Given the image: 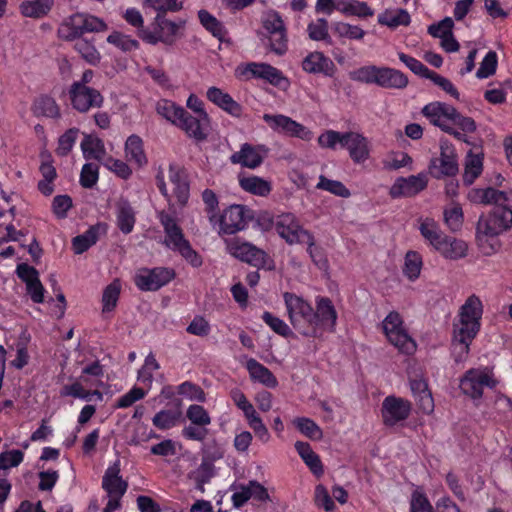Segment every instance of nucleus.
Returning <instances> with one entry per match:
<instances>
[{"instance_id": "obj_37", "label": "nucleus", "mask_w": 512, "mask_h": 512, "mask_svg": "<svg viewBox=\"0 0 512 512\" xmlns=\"http://www.w3.org/2000/svg\"><path fill=\"white\" fill-rule=\"evenodd\" d=\"M54 0H26L20 4V12L23 16L39 19L46 16L52 6Z\"/></svg>"}, {"instance_id": "obj_8", "label": "nucleus", "mask_w": 512, "mask_h": 512, "mask_svg": "<svg viewBox=\"0 0 512 512\" xmlns=\"http://www.w3.org/2000/svg\"><path fill=\"white\" fill-rule=\"evenodd\" d=\"M381 327L388 342L400 353L411 355L416 351V342L409 335L404 326L402 316L398 312L391 311L383 319Z\"/></svg>"}, {"instance_id": "obj_30", "label": "nucleus", "mask_w": 512, "mask_h": 512, "mask_svg": "<svg viewBox=\"0 0 512 512\" xmlns=\"http://www.w3.org/2000/svg\"><path fill=\"white\" fill-rule=\"evenodd\" d=\"M435 250L446 259L457 260L467 255L468 246L463 240L445 235Z\"/></svg>"}, {"instance_id": "obj_13", "label": "nucleus", "mask_w": 512, "mask_h": 512, "mask_svg": "<svg viewBox=\"0 0 512 512\" xmlns=\"http://www.w3.org/2000/svg\"><path fill=\"white\" fill-rule=\"evenodd\" d=\"M175 277L171 268H140L134 276V283L141 291H156L168 284Z\"/></svg>"}, {"instance_id": "obj_56", "label": "nucleus", "mask_w": 512, "mask_h": 512, "mask_svg": "<svg viewBox=\"0 0 512 512\" xmlns=\"http://www.w3.org/2000/svg\"><path fill=\"white\" fill-rule=\"evenodd\" d=\"M177 392L179 395H181L183 398L189 401L200 403L206 401V393L204 392V390L199 385L194 384L190 381H185L178 385Z\"/></svg>"}, {"instance_id": "obj_22", "label": "nucleus", "mask_w": 512, "mask_h": 512, "mask_svg": "<svg viewBox=\"0 0 512 512\" xmlns=\"http://www.w3.org/2000/svg\"><path fill=\"white\" fill-rule=\"evenodd\" d=\"M428 184V178L425 173L411 175L409 177H399L390 188V195L393 198L412 197L423 191Z\"/></svg>"}, {"instance_id": "obj_24", "label": "nucleus", "mask_w": 512, "mask_h": 512, "mask_svg": "<svg viewBox=\"0 0 512 512\" xmlns=\"http://www.w3.org/2000/svg\"><path fill=\"white\" fill-rule=\"evenodd\" d=\"M18 277L25 282L26 290L34 303L44 302L45 289L40 282L38 271L27 264H19L16 269Z\"/></svg>"}, {"instance_id": "obj_29", "label": "nucleus", "mask_w": 512, "mask_h": 512, "mask_svg": "<svg viewBox=\"0 0 512 512\" xmlns=\"http://www.w3.org/2000/svg\"><path fill=\"white\" fill-rule=\"evenodd\" d=\"M169 180L173 185V191L180 204H185L189 196V185L184 170L175 165L169 166Z\"/></svg>"}, {"instance_id": "obj_15", "label": "nucleus", "mask_w": 512, "mask_h": 512, "mask_svg": "<svg viewBox=\"0 0 512 512\" xmlns=\"http://www.w3.org/2000/svg\"><path fill=\"white\" fill-rule=\"evenodd\" d=\"M429 172L437 179L457 174L458 163L455 149L447 140H440V156L431 160Z\"/></svg>"}, {"instance_id": "obj_36", "label": "nucleus", "mask_w": 512, "mask_h": 512, "mask_svg": "<svg viewBox=\"0 0 512 512\" xmlns=\"http://www.w3.org/2000/svg\"><path fill=\"white\" fill-rule=\"evenodd\" d=\"M32 112L36 117H46L56 119L60 117V108L55 99L41 95L35 99L32 105Z\"/></svg>"}, {"instance_id": "obj_21", "label": "nucleus", "mask_w": 512, "mask_h": 512, "mask_svg": "<svg viewBox=\"0 0 512 512\" xmlns=\"http://www.w3.org/2000/svg\"><path fill=\"white\" fill-rule=\"evenodd\" d=\"M410 412L411 404L403 398L388 396L382 402L381 415L387 426H394L406 420Z\"/></svg>"}, {"instance_id": "obj_45", "label": "nucleus", "mask_w": 512, "mask_h": 512, "mask_svg": "<svg viewBox=\"0 0 512 512\" xmlns=\"http://www.w3.org/2000/svg\"><path fill=\"white\" fill-rule=\"evenodd\" d=\"M74 44V49L81 55V57L91 65H97L101 60V54L96 49L93 41L86 38H77Z\"/></svg>"}, {"instance_id": "obj_48", "label": "nucleus", "mask_w": 512, "mask_h": 512, "mask_svg": "<svg viewBox=\"0 0 512 512\" xmlns=\"http://www.w3.org/2000/svg\"><path fill=\"white\" fill-rule=\"evenodd\" d=\"M380 67L376 65H365L349 73L351 80L377 85Z\"/></svg>"}, {"instance_id": "obj_43", "label": "nucleus", "mask_w": 512, "mask_h": 512, "mask_svg": "<svg viewBox=\"0 0 512 512\" xmlns=\"http://www.w3.org/2000/svg\"><path fill=\"white\" fill-rule=\"evenodd\" d=\"M121 289V282L118 279L113 280L109 285L105 287L101 300L102 313H110L116 308Z\"/></svg>"}, {"instance_id": "obj_17", "label": "nucleus", "mask_w": 512, "mask_h": 512, "mask_svg": "<svg viewBox=\"0 0 512 512\" xmlns=\"http://www.w3.org/2000/svg\"><path fill=\"white\" fill-rule=\"evenodd\" d=\"M236 75L244 80L252 78L263 79L274 86H280L286 78L282 72L268 63L250 62L240 65L236 69Z\"/></svg>"}, {"instance_id": "obj_18", "label": "nucleus", "mask_w": 512, "mask_h": 512, "mask_svg": "<svg viewBox=\"0 0 512 512\" xmlns=\"http://www.w3.org/2000/svg\"><path fill=\"white\" fill-rule=\"evenodd\" d=\"M69 97L72 107L80 113L100 108L104 102V98L98 90L80 84L70 86Z\"/></svg>"}, {"instance_id": "obj_58", "label": "nucleus", "mask_w": 512, "mask_h": 512, "mask_svg": "<svg viewBox=\"0 0 512 512\" xmlns=\"http://www.w3.org/2000/svg\"><path fill=\"white\" fill-rule=\"evenodd\" d=\"M107 42L114 45L123 52H129L138 49L139 43L131 36L114 31L107 37Z\"/></svg>"}, {"instance_id": "obj_39", "label": "nucleus", "mask_w": 512, "mask_h": 512, "mask_svg": "<svg viewBox=\"0 0 512 512\" xmlns=\"http://www.w3.org/2000/svg\"><path fill=\"white\" fill-rule=\"evenodd\" d=\"M419 231L425 241L434 249L438 247L445 237V234L440 230L438 224L430 218H425L420 221Z\"/></svg>"}, {"instance_id": "obj_1", "label": "nucleus", "mask_w": 512, "mask_h": 512, "mask_svg": "<svg viewBox=\"0 0 512 512\" xmlns=\"http://www.w3.org/2000/svg\"><path fill=\"white\" fill-rule=\"evenodd\" d=\"M483 304L476 295L469 296L459 308L453 323L452 354L456 362L467 359L470 345L481 328Z\"/></svg>"}, {"instance_id": "obj_23", "label": "nucleus", "mask_w": 512, "mask_h": 512, "mask_svg": "<svg viewBox=\"0 0 512 512\" xmlns=\"http://www.w3.org/2000/svg\"><path fill=\"white\" fill-rule=\"evenodd\" d=\"M268 149L264 145H251L244 143L240 150L231 155L230 161L242 167L255 169L259 167L267 156Z\"/></svg>"}, {"instance_id": "obj_3", "label": "nucleus", "mask_w": 512, "mask_h": 512, "mask_svg": "<svg viewBox=\"0 0 512 512\" xmlns=\"http://www.w3.org/2000/svg\"><path fill=\"white\" fill-rule=\"evenodd\" d=\"M157 217L165 233L164 246L180 254L191 266L195 268L200 267L203 263L202 257L193 249L189 240L186 239L176 218L165 211L158 212Z\"/></svg>"}, {"instance_id": "obj_44", "label": "nucleus", "mask_w": 512, "mask_h": 512, "mask_svg": "<svg viewBox=\"0 0 512 512\" xmlns=\"http://www.w3.org/2000/svg\"><path fill=\"white\" fill-rule=\"evenodd\" d=\"M81 149L84 155V158L95 159L100 161L101 163L106 158L105 156V148L103 142L91 136H87L81 142Z\"/></svg>"}, {"instance_id": "obj_40", "label": "nucleus", "mask_w": 512, "mask_h": 512, "mask_svg": "<svg viewBox=\"0 0 512 512\" xmlns=\"http://www.w3.org/2000/svg\"><path fill=\"white\" fill-rule=\"evenodd\" d=\"M135 212L132 206L126 200H121L117 204V225L121 232L129 234L135 225Z\"/></svg>"}, {"instance_id": "obj_11", "label": "nucleus", "mask_w": 512, "mask_h": 512, "mask_svg": "<svg viewBox=\"0 0 512 512\" xmlns=\"http://www.w3.org/2000/svg\"><path fill=\"white\" fill-rule=\"evenodd\" d=\"M263 120L270 129L278 134L298 138L303 141H310L313 132L303 124L293 120L284 114H264Z\"/></svg>"}, {"instance_id": "obj_4", "label": "nucleus", "mask_w": 512, "mask_h": 512, "mask_svg": "<svg viewBox=\"0 0 512 512\" xmlns=\"http://www.w3.org/2000/svg\"><path fill=\"white\" fill-rule=\"evenodd\" d=\"M472 202L480 204H495L496 207L489 214L495 221L504 226V231L512 227V190L499 191L495 188L474 189L469 193Z\"/></svg>"}, {"instance_id": "obj_34", "label": "nucleus", "mask_w": 512, "mask_h": 512, "mask_svg": "<svg viewBox=\"0 0 512 512\" xmlns=\"http://www.w3.org/2000/svg\"><path fill=\"white\" fill-rule=\"evenodd\" d=\"M295 449L310 471L315 476L321 477L324 473V467L319 455L312 450L310 444L297 441Z\"/></svg>"}, {"instance_id": "obj_46", "label": "nucleus", "mask_w": 512, "mask_h": 512, "mask_svg": "<svg viewBox=\"0 0 512 512\" xmlns=\"http://www.w3.org/2000/svg\"><path fill=\"white\" fill-rule=\"evenodd\" d=\"M422 257L416 251H408L404 259L403 273L410 280L419 278L422 269Z\"/></svg>"}, {"instance_id": "obj_64", "label": "nucleus", "mask_w": 512, "mask_h": 512, "mask_svg": "<svg viewBox=\"0 0 512 512\" xmlns=\"http://www.w3.org/2000/svg\"><path fill=\"white\" fill-rule=\"evenodd\" d=\"M318 189L328 191L336 196L348 198L351 193L345 185L337 180H331L324 176H320L319 182L316 186Z\"/></svg>"}, {"instance_id": "obj_2", "label": "nucleus", "mask_w": 512, "mask_h": 512, "mask_svg": "<svg viewBox=\"0 0 512 512\" xmlns=\"http://www.w3.org/2000/svg\"><path fill=\"white\" fill-rule=\"evenodd\" d=\"M317 143L323 149L345 148L356 164H362L370 157V142L367 137L359 132H339L328 129L318 136Z\"/></svg>"}, {"instance_id": "obj_53", "label": "nucleus", "mask_w": 512, "mask_h": 512, "mask_svg": "<svg viewBox=\"0 0 512 512\" xmlns=\"http://www.w3.org/2000/svg\"><path fill=\"white\" fill-rule=\"evenodd\" d=\"M482 157L478 154L469 153L466 157L463 180L470 185L482 172Z\"/></svg>"}, {"instance_id": "obj_9", "label": "nucleus", "mask_w": 512, "mask_h": 512, "mask_svg": "<svg viewBox=\"0 0 512 512\" xmlns=\"http://www.w3.org/2000/svg\"><path fill=\"white\" fill-rule=\"evenodd\" d=\"M496 380L488 367L472 368L460 379L461 391L472 399H479L485 388H493Z\"/></svg>"}, {"instance_id": "obj_55", "label": "nucleus", "mask_w": 512, "mask_h": 512, "mask_svg": "<svg viewBox=\"0 0 512 512\" xmlns=\"http://www.w3.org/2000/svg\"><path fill=\"white\" fill-rule=\"evenodd\" d=\"M98 239V228L91 227L85 233L76 236L73 241V249L76 254H82L96 243Z\"/></svg>"}, {"instance_id": "obj_54", "label": "nucleus", "mask_w": 512, "mask_h": 512, "mask_svg": "<svg viewBox=\"0 0 512 512\" xmlns=\"http://www.w3.org/2000/svg\"><path fill=\"white\" fill-rule=\"evenodd\" d=\"M262 27L265 31V36L277 33L280 30L287 28L281 15L274 10L267 11L261 19Z\"/></svg>"}, {"instance_id": "obj_32", "label": "nucleus", "mask_w": 512, "mask_h": 512, "mask_svg": "<svg viewBox=\"0 0 512 512\" xmlns=\"http://www.w3.org/2000/svg\"><path fill=\"white\" fill-rule=\"evenodd\" d=\"M408 85V78L399 70L380 67L377 86L386 89H404Z\"/></svg>"}, {"instance_id": "obj_47", "label": "nucleus", "mask_w": 512, "mask_h": 512, "mask_svg": "<svg viewBox=\"0 0 512 512\" xmlns=\"http://www.w3.org/2000/svg\"><path fill=\"white\" fill-rule=\"evenodd\" d=\"M156 112L171 124L175 125L179 116L183 115V107L170 100L161 99L156 103Z\"/></svg>"}, {"instance_id": "obj_7", "label": "nucleus", "mask_w": 512, "mask_h": 512, "mask_svg": "<svg viewBox=\"0 0 512 512\" xmlns=\"http://www.w3.org/2000/svg\"><path fill=\"white\" fill-rule=\"evenodd\" d=\"M284 303L288 318L300 334L306 337H314L312 325L313 307L302 297L285 292L283 294Z\"/></svg>"}, {"instance_id": "obj_61", "label": "nucleus", "mask_w": 512, "mask_h": 512, "mask_svg": "<svg viewBox=\"0 0 512 512\" xmlns=\"http://www.w3.org/2000/svg\"><path fill=\"white\" fill-rule=\"evenodd\" d=\"M307 33L313 41H329L330 36L328 32V22L324 18H319L316 21H311L307 25Z\"/></svg>"}, {"instance_id": "obj_60", "label": "nucleus", "mask_w": 512, "mask_h": 512, "mask_svg": "<svg viewBox=\"0 0 512 512\" xmlns=\"http://www.w3.org/2000/svg\"><path fill=\"white\" fill-rule=\"evenodd\" d=\"M160 368L158 361L153 353H149L144 361L143 366L138 371V380L148 386H151L154 372Z\"/></svg>"}, {"instance_id": "obj_28", "label": "nucleus", "mask_w": 512, "mask_h": 512, "mask_svg": "<svg viewBox=\"0 0 512 512\" xmlns=\"http://www.w3.org/2000/svg\"><path fill=\"white\" fill-rule=\"evenodd\" d=\"M207 99L234 117L242 114V107L223 90L217 87H210L206 92Z\"/></svg>"}, {"instance_id": "obj_31", "label": "nucleus", "mask_w": 512, "mask_h": 512, "mask_svg": "<svg viewBox=\"0 0 512 512\" xmlns=\"http://www.w3.org/2000/svg\"><path fill=\"white\" fill-rule=\"evenodd\" d=\"M125 158L131 164L137 167H143L147 164V156L144 151L142 139L137 135H131L125 142Z\"/></svg>"}, {"instance_id": "obj_52", "label": "nucleus", "mask_w": 512, "mask_h": 512, "mask_svg": "<svg viewBox=\"0 0 512 512\" xmlns=\"http://www.w3.org/2000/svg\"><path fill=\"white\" fill-rule=\"evenodd\" d=\"M60 394H61V396H72L74 398H79V399L87 400V401L90 400L91 396H93V395L97 396L99 399L102 398V393L100 391H98V390L89 391V390L85 389L84 385L82 384V382L80 380H78L72 384L65 385L61 389Z\"/></svg>"}, {"instance_id": "obj_12", "label": "nucleus", "mask_w": 512, "mask_h": 512, "mask_svg": "<svg viewBox=\"0 0 512 512\" xmlns=\"http://www.w3.org/2000/svg\"><path fill=\"white\" fill-rule=\"evenodd\" d=\"M504 232V226L499 225L489 214L480 217L476 228V239L479 248L486 255L496 252L500 247L498 236Z\"/></svg>"}, {"instance_id": "obj_14", "label": "nucleus", "mask_w": 512, "mask_h": 512, "mask_svg": "<svg viewBox=\"0 0 512 512\" xmlns=\"http://www.w3.org/2000/svg\"><path fill=\"white\" fill-rule=\"evenodd\" d=\"M422 114L431 124L440 127L443 131L452 134L459 140H464L462 133L455 131L450 125L451 117L455 115V108L443 102H431L422 109Z\"/></svg>"}, {"instance_id": "obj_51", "label": "nucleus", "mask_w": 512, "mask_h": 512, "mask_svg": "<svg viewBox=\"0 0 512 512\" xmlns=\"http://www.w3.org/2000/svg\"><path fill=\"white\" fill-rule=\"evenodd\" d=\"M293 424L304 436L312 440H320L323 437L322 429L310 418L297 417L293 420Z\"/></svg>"}, {"instance_id": "obj_16", "label": "nucleus", "mask_w": 512, "mask_h": 512, "mask_svg": "<svg viewBox=\"0 0 512 512\" xmlns=\"http://www.w3.org/2000/svg\"><path fill=\"white\" fill-rule=\"evenodd\" d=\"M209 221L213 227L219 226V234H234L246 226L245 208L242 205H231L223 211L220 217L210 215Z\"/></svg>"}, {"instance_id": "obj_25", "label": "nucleus", "mask_w": 512, "mask_h": 512, "mask_svg": "<svg viewBox=\"0 0 512 512\" xmlns=\"http://www.w3.org/2000/svg\"><path fill=\"white\" fill-rule=\"evenodd\" d=\"M302 69L309 74H323L332 77L336 72L334 62L320 51H313L302 61Z\"/></svg>"}, {"instance_id": "obj_27", "label": "nucleus", "mask_w": 512, "mask_h": 512, "mask_svg": "<svg viewBox=\"0 0 512 512\" xmlns=\"http://www.w3.org/2000/svg\"><path fill=\"white\" fill-rule=\"evenodd\" d=\"M127 486V483L120 476L118 463L107 468L102 479V488L107 493V496L123 497Z\"/></svg>"}, {"instance_id": "obj_10", "label": "nucleus", "mask_w": 512, "mask_h": 512, "mask_svg": "<svg viewBox=\"0 0 512 512\" xmlns=\"http://www.w3.org/2000/svg\"><path fill=\"white\" fill-rule=\"evenodd\" d=\"M228 252L235 258L257 268L272 269L273 263L267 254L249 242L234 239L227 243Z\"/></svg>"}, {"instance_id": "obj_42", "label": "nucleus", "mask_w": 512, "mask_h": 512, "mask_svg": "<svg viewBox=\"0 0 512 512\" xmlns=\"http://www.w3.org/2000/svg\"><path fill=\"white\" fill-rule=\"evenodd\" d=\"M198 18L201 25L210 32L215 38L223 40L227 35V30L223 23L219 21L215 16L209 13L207 10H200L198 12Z\"/></svg>"}, {"instance_id": "obj_50", "label": "nucleus", "mask_w": 512, "mask_h": 512, "mask_svg": "<svg viewBox=\"0 0 512 512\" xmlns=\"http://www.w3.org/2000/svg\"><path fill=\"white\" fill-rule=\"evenodd\" d=\"M181 418L179 411L160 410L152 419L153 425L159 430H168L175 427Z\"/></svg>"}, {"instance_id": "obj_6", "label": "nucleus", "mask_w": 512, "mask_h": 512, "mask_svg": "<svg viewBox=\"0 0 512 512\" xmlns=\"http://www.w3.org/2000/svg\"><path fill=\"white\" fill-rule=\"evenodd\" d=\"M107 29L108 26L102 19L90 14L75 13L61 23L57 33L62 40L72 41L84 33L103 32Z\"/></svg>"}, {"instance_id": "obj_41", "label": "nucleus", "mask_w": 512, "mask_h": 512, "mask_svg": "<svg viewBox=\"0 0 512 512\" xmlns=\"http://www.w3.org/2000/svg\"><path fill=\"white\" fill-rule=\"evenodd\" d=\"M239 185L244 191L257 196H266L271 191V185L268 181L254 175L241 177L239 179Z\"/></svg>"}, {"instance_id": "obj_19", "label": "nucleus", "mask_w": 512, "mask_h": 512, "mask_svg": "<svg viewBox=\"0 0 512 512\" xmlns=\"http://www.w3.org/2000/svg\"><path fill=\"white\" fill-rule=\"evenodd\" d=\"M275 229L279 236L288 244H302L311 234L310 231L304 229L297 217L292 213H284L276 218Z\"/></svg>"}, {"instance_id": "obj_38", "label": "nucleus", "mask_w": 512, "mask_h": 512, "mask_svg": "<svg viewBox=\"0 0 512 512\" xmlns=\"http://www.w3.org/2000/svg\"><path fill=\"white\" fill-rule=\"evenodd\" d=\"M378 23L389 28L398 26H407L410 24L411 17L405 9H386L378 15Z\"/></svg>"}, {"instance_id": "obj_20", "label": "nucleus", "mask_w": 512, "mask_h": 512, "mask_svg": "<svg viewBox=\"0 0 512 512\" xmlns=\"http://www.w3.org/2000/svg\"><path fill=\"white\" fill-rule=\"evenodd\" d=\"M337 321V312L332 301L327 297L316 298V311L313 310L312 325L314 337L319 329L334 331Z\"/></svg>"}, {"instance_id": "obj_49", "label": "nucleus", "mask_w": 512, "mask_h": 512, "mask_svg": "<svg viewBox=\"0 0 512 512\" xmlns=\"http://www.w3.org/2000/svg\"><path fill=\"white\" fill-rule=\"evenodd\" d=\"M267 48L277 56H283L288 51L287 28L272 35L265 36Z\"/></svg>"}, {"instance_id": "obj_35", "label": "nucleus", "mask_w": 512, "mask_h": 512, "mask_svg": "<svg viewBox=\"0 0 512 512\" xmlns=\"http://www.w3.org/2000/svg\"><path fill=\"white\" fill-rule=\"evenodd\" d=\"M410 387L420 409L424 413H431L434 409V401L426 381L422 378L413 379L410 381Z\"/></svg>"}, {"instance_id": "obj_57", "label": "nucleus", "mask_w": 512, "mask_h": 512, "mask_svg": "<svg viewBox=\"0 0 512 512\" xmlns=\"http://www.w3.org/2000/svg\"><path fill=\"white\" fill-rule=\"evenodd\" d=\"M333 30L338 37L349 40H361L365 36V31L360 26L346 22H335Z\"/></svg>"}, {"instance_id": "obj_62", "label": "nucleus", "mask_w": 512, "mask_h": 512, "mask_svg": "<svg viewBox=\"0 0 512 512\" xmlns=\"http://www.w3.org/2000/svg\"><path fill=\"white\" fill-rule=\"evenodd\" d=\"M302 244L307 245V252L314 264L317 265L320 269H326L328 266V261L322 248L316 246L315 238L312 233L302 242Z\"/></svg>"}, {"instance_id": "obj_63", "label": "nucleus", "mask_w": 512, "mask_h": 512, "mask_svg": "<svg viewBox=\"0 0 512 512\" xmlns=\"http://www.w3.org/2000/svg\"><path fill=\"white\" fill-rule=\"evenodd\" d=\"M444 221L452 231H457L463 223V212L460 205L452 203L444 210Z\"/></svg>"}, {"instance_id": "obj_26", "label": "nucleus", "mask_w": 512, "mask_h": 512, "mask_svg": "<svg viewBox=\"0 0 512 512\" xmlns=\"http://www.w3.org/2000/svg\"><path fill=\"white\" fill-rule=\"evenodd\" d=\"M208 123L209 118L202 119L199 115L192 116L183 108V115L179 116L175 126L183 130L189 137L203 140L206 137L205 128Z\"/></svg>"}, {"instance_id": "obj_59", "label": "nucleus", "mask_w": 512, "mask_h": 512, "mask_svg": "<svg viewBox=\"0 0 512 512\" xmlns=\"http://www.w3.org/2000/svg\"><path fill=\"white\" fill-rule=\"evenodd\" d=\"M186 417L191 424L207 427L212 419L208 411L201 405L192 404L186 410Z\"/></svg>"}, {"instance_id": "obj_5", "label": "nucleus", "mask_w": 512, "mask_h": 512, "mask_svg": "<svg viewBox=\"0 0 512 512\" xmlns=\"http://www.w3.org/2000/svg\"><path fill=\"white\" fill-rule=\"evenodd\" d=\"M185 24L184 20L171 21L163 15L157 14L152 23V30H140L139 37L151 45L163 43L171 46L182 36Z\"/></svg>"}, {"instance_id": "obj_33", "label": "nucleus", "mask_w": 512, "mask_h": 512, "mask_svg": "<svg viewBox=\"0 0 512 512\" xmlns=\"http://www.w3.org/2000/svg\"><path fill=\"white\" fill-rule=\"evenodd\" d=\"M246 369L253 381L259 382L268 388H275L278 385V381L273 373L255 359L250 358L247 360Z\"/></svg>"}]
</instances>
